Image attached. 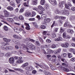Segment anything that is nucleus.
Listing matches in <instances>:
<instances>
[{
    "label": "nucleus",
    "mask_w": 75,
    "mask_h": 75,
    "mask_svg": "<svg viewBox=\"0 0 75 75\" xmlns=\"http://www.w3.org/2000/svg\"><path fill=\"white\" fill-rule=\"evenodd\" d=\"M4 11L5 13V16L6 17H11V16H13L12 14H10V13L7 11L6 10H4Z\"/></svg>",
    "instance_id": "nucleus-1"
},
{
    "label": "nucleus",
    "mask_w": 75,
    "mask_h": 75,
    "mask_svg": "<svg viewBox=\"0 0 75 75\" xmlns=\"http://www.w3.org/2000/svg\"><path fill=\"white\" fill-rule=\"evenodd\" d=\"M61 14H64V15H66V16H68L69 14V12L67 11H64L63 10H62L61 11Z\"/></svg>",
    "instance_id": "nucleus-2"
},
{
    "label": "nucleus",
    "mask_w": 75,
    "mask_h": 75,
    "mask_svg": "<svg viewBox=\"0 0 75 75\" xmlns=\"http://www.w3.org/2000/svg\"><path fill=\"white\" fill-rule=\"evenodd\" d=\"M64 27H72V25H71L69 22L68 21H66L65 23L64 24Z\"/></svg>",
    "instance_id": "nucleus-3"
},
{
    "label": "nucleus",
    "mask_w": 75,
    "mask_h": 75,
    "mask_svg": "<svg viewBox=\"0 0 75 75\" xmlns=\"http://www.w3.org/2000/svg\"><path fill=\"white\" fill-rule=\"evenodd\" d=\"M49 1L53 6H55V5L57 4V3L56 0H54V1L52 0H49Z\"/></svg>",
    "instance_id": "nucleus-4"
},
{
    "label": "nucleus",
    "mask_w": 75,
    "mask_h": 75,
    "mask_svg": "<svg viewBox=\"0 0 75 75\" xmlns=\"http://www.w3.org/2000/svg\"><path fill=\"white\" fill-rule=\"evenodd\" d=\"M9 62L11 64H13L14 63V59L13 57H11L9 59Z\"/></svg>",
    "instance_id": "nucleus-5"
},
{
    "label": "nucleus",
    "mask_w": 75,
    "mask_h": 75,
    "mask_svg": "<svg viewBox=\"0 0 75 75\" xmlns=\"http://www.w3.org/2000/svg\"><path fill=\"white\" fill-rule=\"evenodd\" d=\"M62 47H65V48H68L69 47V44L68 42H65L64 44H62L61 45Z\"/></svg>",
    "instance_id": "nucleus-6"
},
{
    "label": "nucleus",
    "mask_w": 75,
    "mask_h": 75,
    "mask_svg": "<svg viewBox=\"0 0 75 75\" xmlns=\"http://www.w3.org/2000/svg\"><path fill=\"white\" fill-rule=\"evenodd\" d=\"M51 19L50 18H45L44 20V21L45 23H50V22L51 21Z\"/></svg>",
    "instance_id": "nucleus-7"
},
{
    "label": "nucleus",
    "mask_w": 75,
    "mask_h": 75,
    "mask_svg": "<svg viewBox=\"0 0 75 75\" xmlns=\"http://www.w3.org/2000/svg\"><path fill=\"white\" fill-rule=\"evenodd\" d=\"M62 40H63L62 38L60 36L59 37L57 38L54 40L55 41H62Z\"/></svg>",
    "instance_id": "nucleus-8"
},
{
    "label": "nucleus",
    "mask_w": 75,
    "mask_h": 75,
    "mask_svg": "<svg viewBox=\"0 0 75 75\" xmlns=\"http://www.w3.org/2000/svg\"><path fill=\"white\" fill-rule=\"evenodd\" d=\"M67 31L68 33H69L70 34H73V33H74V31L72 30V29L71 30L70 29H68L67 30Z\"/></svg>",
    "instance_id": "nucleus-9"
},
{
    "label": "nucleus",
    "mask_w": 75,
    "mask_h": 75,
    "mask_svg": "<svg viewBox=\"0 0 75 75\" xmlns=\"http://www.w3.org/2000/svg\"><path fill=\"white\" fill-rule=\"evenodd\" d=\"M28 65V63L26 62L23 64L21 66V67L22 68H24L26 67H27Z\"/></svg>",
    "instance_id": "nucleus-10"
},
{
    "label": "nucleus",
    "mask_w": 75,
    "mask_h": 75,
    "mask_svg": "<svg viewBox=\"0 0 75 75\" xmlns=\"http://www.w3.org/2000/svg\"><path fill=\"white\" fill-rule=\"evenodd\" d=\"M23 61H24L23 60H21L18 59V60L16 61V64H21V63L23 62Z\"/></svg>",
    "instance_id": "nucleus-11"
},
{
    "label": "nucleus",
    "mask_w": 75,
    "mask_h": 75,
    "mask_svg": "<svg viewBox=\"0 0 75 75\" xmlns=\"http://www.w3.org/2000/svg\"><path fill=\"white\" fill-rule=\"evenodd\" d=\"M7 9L9 11H13V8L11 6H8L7 8Z\"/></svg>",
    "instance_id": "nucleus-12"
},
{
    "label": "nucleus",
    "mask_w": 75,
    "mask_h": 75,
    "mask_svg": "<svg viewBox=\"0 0 75 75\" xmlns=\"http://www.w3.org/2000/svg\"><path fill=\"white\" fill-rule=\"evenodd\" d=\"M32 3L33 5H36L38 3V0H33Z\"/></svg>",
    "instance_id": "nucleus-13"
},
{
    "label": "nucleus",
    "mask_w": 75,
    "mask_h": 75,
    "mask_svg": "<svg viewBox=\"0 0 75 75\" xmlns=\"http://www.w3.org/2000/svg\"><path fill=\"white\" fill-rule=\"evenodd\" d=\"M1 45L3 46H6V45H8L9 44L8 43H7L6 42H4L1 43Z\"/></svg>",
    "instance_id": "nucleus-14"
},
{
    "label": "nucleus",
    "mask_w": 75,
    "mask_h": 75,
    "mask_svg": "<svg viewBox=\"0 0 75 75\" xmlns=\"http://www.w3.org/2000/svg\"><path fill=\"white\" fill-rule=\"evenodd\" d=\"M38 8L39 9L42 10V11H44L45 10V9L44 8L42 7V6L40 5H39L38 6Z\"/></svg>",
    "instance_id": "nucleus-15"
},
{
    "label": "nucleus",
    "mask_w": 75,
    "mask_h": 75,
    "mask_svg": "<svg viewBox=\"0 0 75 75\" xmlns=\"http://www.w3.org/2000/svg\"><path fill=\"white\" fill-rule=\"evenodd\" d=\"M13 37L15 38H16V39H18V40H20L21 39V38L18 37V36L16 35H13Z\"/></svg>",
    "instance_id": "nucleus-16"
},
{
    "label": "nucleus",
    "mask_w": 75,
    "mask_h": 75,
    "mask_svg": "<svg viewBox=\"0 0 75 75\" xmlns=\"http://www.w3.org/2000/svg\"><path fill=\"white\" fill-rule=\"evenodd\" d=\"M47 52H48L47 53V54H48V53H49V54H50V53H53V52H54V51L50 50L49 49H47Z\"/></svg>",
    "instance_id": "nucleus-17"
},
{
    "label": "nucleus",
    "mask_w": 75,
    "mask_h": 75,
    "mask_svg": "<svg viewBox=\"0 0 75 75\" xmlns=\"http://www.w3.org/2000/svg\"><path fill=\"white\" fill-rule=\"evenodd\" d=\"M33 45V44L31 43H28L27 44V46L29 48H31V46Z\"/></svg>",
    "instance_id": "nucleus-18"
},
{
    "label": "nucleus",
    "mask_w": 75,
    "mask_h": 75,
    "mask_svg": "<svg viewBox=\"0 0 75 75\" xmlns=\"http://www.w3.org/2000/svg\"><path fill=\"white\" fill-rule=\"evenodd\" d=\"M5 56L7 57H10L11 56V53L10 52H8L5 54Z\"/></svg>",
    "instance_id": "nucleus-19"
},
{
    "label": "nucleus",
    "mask_w": 75,
    "mask_h": 75,
    "mask_svg": "<svg viewBox=\"0 0 75 75\" xmlns=\"http://www.w3.org/2000/svg\"><path fill=\"white\" fill-rule=\"evenodd\" d=\"M44 72L45 74V75H51V74L50 72L47 71H44Z\"/></svg>",
    "instance_id": "nucleus-20"
},
{
    "label": "nucleus",
    "mask_w": 75,
    "mask_h": 75,
    "mask_svg": "<svg viewBox=\"0 0 75 75\" xmlns=\"http://www.w3.org/2000/svg\"><path fill=\"white\" fill-rule=\"evenodd\" d=\"M47 17V15L44 14H42L41 15V19H43L44 18Z\"/></svg>",
    "instance_id": "nucleus-21"
},
{
    "label": "nucleus",
    "mask_w": 75,
    "mask_h": 75,
    "mask_svg": "<svg viewBox=\"0 0 75 75\" xmlns=\"http://www.w3.org/2000/svg\"><path fill=\"white\" fill-rule=\"evenodd\" d=\"M3 40L4 41L6 42H10V41H11V40H10V39H8L6 38H4L3 39Z\"/></svg>",
    "instance_id": "nucleus-22"
},
{
    "label": "nucleus",
    "mask_w": 75,
    "mask_h": 75,
    "mask_svg": "<svg viewBox=\"0 0 75 75\" xmlns=\"http://www.w3.org/2000/svg\"><path fill=\"white\" fill-rule=\"evenodd\" d=\"M67 55H68V57L69 58H71L72 57V54L71 53H68L67 54Z\"/></svg>",
    "instance_id": "nucleus-23"
},
{
    "label": "nucleus",
    "mask_w": 75,
    "mask_h": 75,
    "mask_svg": "<svg viewBox=\"0 0 75 75\" xmlns=\"http://www.w3.org/2000/svg\"><path fill=\"white\" fill-rule=\"evenodd\" d=\"M19 18L21 20H24V17L22 15L19 16Z\"/></svg>",
    "instance_id": "nucleus-24"
},
{
    "label": "nucleus",
    "mask_w": 75,
    "mask_h": 75,
    "mask_svg": "<svg viewBox=\"0 0 75 75\" xmlns=\"http://www.w3.org/2000/svg\"><path fill=\"white\" fill-rule=\"evenodd\" d=\"M31 50H35V45H32L31 46V48H30Z\"/></svg>",
    "instance_id": "nucleus-25"
},
{
    "label": "nucleus",
    "mask_w": 75,
    "mask_h": 75,
    "mask_svg": "<svg viewBox=\"0 0 75 75\" xmlns=\"http://www.w3.org/2000/svg\"><path fill=\"white\" fill-rule=\"evenodd\" d=\"M45 0H41L40 2V4L41 5H44L45 4Z\"/></svg>",
    "instance_id": "nucleus-26"
},
{
    "label": "nucleus",
    "mask_w": 75,
    "mask_h": 75,
    "mask_svg": "<svg viewBox=\"0 0 75 75\" xmlns=\"http://www.w3.org/2000/svg\"><path fill=\"white\" fill-rule=\"evenodd\" d=\"M16 70L18 71H20L21 72H24V70L21 69H17Z\"/></svg>",
    "instance_id": "nucleus-27"
},
{
    "label": "nucleus",
    "mask_w": 75,
    "mask_h": 75,
    "mask_svg": "<svg viewBox=\"0 0 75 75\" xmlns=\"http://www.w3.org/2000/svg\"><path fill=\"white\" fill-rule=\"evenodd\" d=\"M67 56V54L66 53H64L62 54V57L63 58H65Z\"/></svg>",
    "instance_id": "nucleus-28"
},
{
    "label": "nucleus",
    "mask_w": 75,
    "mask_h": 75,
    "mask_svg": "<svg viewBox=\"0 0 75 75\" xmlns=\"http://www.w3.org/2000/svg\"><path fill=\"white\" fill-rule=\"evenodd\" d=\"M45 8L46 9H48L49 8V5L48 4L45 5Z\"/></svg>",
    "instance_id": "nucleus-29"
},
{
    "label": "nucleus",
    "mask_w": 75,
    "mask_h": 75,
    "mask_svg": "<svg viewBox=\"0 0 75 75\" xmlns=\"http://www.w3.org/2000/svg\"><path fill=\"white\" fill-rule=\"evenodd\" d=\"M40 28H41V29H45V28H46V27L44 25H42L40 26Z\"/></svg>",
    "instance_id": "nucleus-30"
},
{
    "label": "nucleus",
    "mask_w": 75,
    "mask_h": 75,
    "mask_svg": "<svg viewBox=\"0 0 75 75\" xmlns=\"http://www.w3.org/2000/svg\"><path fill=\"white\" fill-rule=\"evenodd\" d=\"M52 58H55V59H54V62H55L56 61V58H57V56L55 55H53L52 57Z\"/></svg>",
    "instance_id": "nucleus-31"
},
{
    "label": "nucleus",
    "mask_w": 75,
    "mask_h": 75,
    "mask_svg": "<svg viewBox=\"0 0 75 75\" xmlns=\"http://www.w3.org/2000/svg\"><path fill=\"white\" fill-rule=\"evenodd\" d=\"M75 18V16H71V17L70 18V20L71 21L72 20H74V19Z\"/></svg>",
    "instance_id": "nucleus-32"
},
{
    "label": "nucleus",
    "mask_w": 75,
    "mask_h": 75,
    "mask_svg": "<svg viewBox=\"0 0 75 75\" xmlns=\"http://www.w3.org/2000/svg\"><path fill=\"white\" fill-rule=\"evenodd\" d=\"M36 15V13H35L34 11H33L32 12V14L31 16V17H34V16H35Z\"/></svg>",
    "instance_id": "nucleus-33"
},
{
    "label": "nucleus",
    "mask_w": 75,
    "mask_h": 75,
    "mask_svg": "<svg viewBox=\"0 0 75 75\" xmlns=\"http://www.w3.org/2000/svg\"><path fill=\"white\" fill-rule=\"evenodd\" d=\"M62 65H63V66H65L66 67H68V64H66V63H62Z\"/></svg>",
    "instance_id": "nucleus-34"
},
{
    "label": "nucleus",
    "mask_w": 75,
    "mask_h": 75,
    "mask_svg": "<svg viewBox=\"0 0 75 75\" xmlns=\"http://www.w3.org/2000/svg\"><path fill=\"white\" fill-rule=\"evenodd\" d=\"M58 28H56L54 30V33H55L58 31Z\"/></svg>",
    "instance_id": "nucleus-35"
},
{
    "label": "nucleus",
    "mask_w": 75,
    "mask_h": 75,
    "mask_svg": "<svg viewBox=\"0 0 75 75\" xmlns=\"http://www.w3.org/2000/svg\"><path fill=\"white\" fill-rule=\"evenodd\" d=\"M24 8H23L20 10L19 12L20 13H23L24 11Z\"/></svg>",
    "instance_id": "nucleus-36"
},
{
    "label": "nucleus",
    "mask_w": 75,
    "mask_h": 75,
    "mask_svg": "<svg viewBox=\"0 0 75 75\" xmlns=\"http://www.w3.org/2000/svg\"><path fill=\"white\" fill-rule=\"evenodd\" d=\"M51 48H56V45L55 44H53L51 45Z\"/></svg>",
    "instance_id": "nucleus-37"
},
{
    "label": "nucleus",
    "mask_w": 75,
    "mask_h": 75,
    "mask_svg": "<svg viewBox=\"0 0 75 75\" xmlns=\"http://www.w3.org/2000/svg\"><path fill=\"white\" fill-rule=\"evenodd\" d=\"M35 43L36 45L38 46V45H40V42L38 41H36Z\"/></svg>",
    "instance_id": "nucleus-38"
},
{
    "label": "nucleus",
    "mask_w": 75,
    "mask_h": 75,
    "mask_svg": "<svg viewBox=\"0 0 75 75\" xmlns=\"http://www.w3.org/2000/svg\"><path fill=\"white\" fill-rule=\"evenodd\" d=\"M4 29L6 31H8V27H7L6 26H5L4 27Z\"/></svg>",
    "instance_id": "nucleus-39"
},
{
    "label": "nucleus",
    "mask_w": 75,
    "mask_h": 75,
    "mask_svg": "<svg viewBox=\"0 0 75 75\" xmlns=\"http://www.w3.org/2000/svg\"><path fill=\"white\" fill-rule=\"evenodd\" d=\"M30 66H28L25 68V70L27 71H30Z\"/></svg>",
    "instance_id": "nucleus-40"
},
{
    "label": "nucleus",
    "mask_w": 75,
    "mask_h": 75,
    "mask_svg": "<svg viewBox=\"0 0 75 75\" xmlns=\"http://www.w3.org/2000/svg\"><path fill=\"white\" fill-rule=\"evenodd\" d=\"M63 70H64V71H66V72H69V70L67 68H64Z\"/></svg>",
    "instance_id": "nucleus-41"
},
{
    "label": "nucleus",
    "mask_w": 75,
    "mask_h": 75,
    "mask_svg": "<svg viewBox=\"0 0 75 75\" xmlns=\"http://www.w3.org/2000/svg\"><path fill=\"white\" fill-rule=\"evenodd\" d=\"M60 12L59 11L58 9H57L55 11V13L56 14H59Z\"/></svg>",
    "instance_id": "nucleus-42"
},
{
    "label": "nucleus",
    "mask_w": 75,
    "mask_h": 75,
    "mask_svg": "<svg viewBox=\"0 0 75 75\" xmlns=\"http://www.w3.org/2000/svg\"><path fill=\"white\" fill-rule=\"evenodd\" d=\"M71 10L73 11H75V7H72L71 8Z\"/></svg>",
    "instance_id": "nucleus-43"
},
{
    "label": "nucleus",
    "mask_w": 75,
    "mask_h": 75,
    "mask_svg": "<svg viewBox=\"0 0 75 75\" xmlns=\"http://www.w3.org/2000/svg\"><path fill=\"white\" fill-rule=\"evenodd\" d=\"M60 33H63V32H64V30H63V28L62 27L60 28Z\"/></svg>",
    "instance_id": "nucleus-44"
},
{
    "label": "nucleus",
    "mask_w": 75,
    "mask_h": 75,
    "mask_svg": "<svg viewBox=\"0 0 75 75\" xmlns=\"http://www.w3.org/2000/svg\"><path fill=\"white\" fill-rule=\"evenodd\" d=\"M10 4L12 6H14V3L13 2H11L10 3Z\"/></svg>",
    "instance_id": "nucleus-45"
},
{
    "label": "nucleus",
    "mask_w": 75,
    "mask_h": 75,
    "mask_svg": "<svg viewBox=\"0 0 75 75\" xmlns=\"http://www.w3.org/2000/svg\"><path fill=\"white\" fill-rule=\"evenodd\" d=\"M52 38H55V37H56V35L55 34L52 33Z\"/></svg>",
    "instance_id": "nucleus-46"
},
{
    "label": "nucleus",
    "mask_w": 75,
    "mask_h": 75,
    "mask_svg": "<svg viewBox=\"0 0 75 75\" xmlns=\"http://www.w3.org/2000/svg\"><path fill=\"white\" fill-rule=\"evenodd\" d=\"M63 37L64 38L66 37V33L65 32H64L63 34Z\"/></svg>",
    "instance_id": "nucleus-47"
},
{
    "label": "nucleus",
    "mask_w": 75,
    "mask_h": 75,
    "mask_svg": "<svg viewBox=\"0 0 75 75\" xmlns=\"http://www.w3.org/2000/svg\"><path fill=\"white\" fill-rule=\"evenodd\" d=\"M29 40L30 41H31V42H34L35 41V40H34L33 39H30V38H29Z\"/></svg>",
    "instance_id": "nucleus-48"
},
{
    "label": "nucleus",
    "mask_w": 75,
    "mask_h": 75,
    "mask_svg": "<svg viewBox=\"0 0 75 75\" xmlns=\"http://www.w3.org/2000/svg\"><path fill=\"white\" fill-rule=\"evenodd\" d=\"M14 58L15 59H16V60H18V59H19V57L15 56Z\"/></svg>",
    "instance_id": "nucleus-49"
},
{
    "label": "nucleus",
    "mask_w": 75,
    "mask_h": 75,
    "mask_svg": "<svg viewBox=\"0 0 75 75\" xmlns=\"http://www.w3.org/2000/svg\"><path fill=\"white\" fill-rule=\"evenodd\" d=\"M65 7H66V8L68 9V10H69V9H70V8H69V6H68L67 4L65 5Z\"/></svg>",
    "instance_id": "nucleus-50"
},
{
    "label": "nucleus",
    "mask_w": 75,
    "mask_h": 75,
    "mask_svg": "<svg viewBox=\"0 0 75 75\" xmlns=\"http://www.w3.org/2000/svg\"><path fill=\"white\" fill-rule=\"evenodd\" d=\"M30 15V14L29 13H25V16H27V17H28V16H29Z\"/></svg>",
    "instance_id": "nucleus-51"
},
{
    "label": "nucleus",
    "mask_w": 75,
    "mask_h": 75,
    "mask_svg": "<svg viewBox=\"0 0 75 75\" xmlns=\"http://www.w3.org/2000/svg\"><path fill=\"white\" fill-rule=\"evenodd\" d=\"M46 42H47V43H50V42H51V40H50V39H48L47 40Z\"/></svg>",
    "instance_id": "nucleus-52"
},
{
    "label": "nucleus",
    "mask_w": 75,
    "mask_h": 75,
    "mask_svg": "<svg viewBox=\"0 0 75 75\" xmlns=\"http://www.w3.org/2000/svg\"><path fill=\"white\" fill-rule=\"evenodd\" d=\"M36 18L38 19V20H40L41 18H40V16L39 15H37L36 16Z\"/></svg>",
    "instance_id": "nucleus-53"
},
{
    "label": "nucleus",
    "mask_w": 75,
    "mask_h": 75,
    "mask_svg": "<svg viewBox=\"0 0 75 75\" xmlns=\"http://www.w3.org/2000/svg\"><path fill=\"white\" fill-rule=\"evenodd\" d=\"M71 61H72L73 62H74V61H75V58H71Z\"/></svg>",
    "instance_id": "nucleus-54"
},
{
    "label": "nucleus",
    "mask_w": 75,
    "mask_h": 75,
    "mask_svg": "<svg viewBox=\"0 0 75 75\" xmlns=\"http://www.w3.org/2000/svg\"><path fill=\"white\" fill-rule=\"evenodd\" d=\"M32 72L33 74H35L37 73V71L35 70H33L32 71Z\"/></svg>",
    "instance_id": "nucleus-55"
},
{
    "label": "nucleus",
    "mask_w": 75,
    "mask_h": 75,
    "mask_svg": "<svg viewBox=\"0 0 75 75\" xmlns=\"http://www.w3.org/2000/svg\"><path fill=\"white\" fill-rule=\"evenodd\" d=\"M26 30H30V26H26L25 28Z\"/></svg>",
    "instance_id": "nucleus-56"
},
{
    "label": "nucleus",
    "mask_w": 75,
    "mask_h": 75,
    "mask_svg": "<svg viewBox=\"0 0 75 75\" xmlns=\"http://www.w3.org/2000/svg\"><path fill=\"white\" fill-rule=\"evenodd\" d=\"M14 30L15 32H16V33H17V31H18V29H17V28H15L14 29Z\"/></svg>",
    "instance_id": "nucleus-57"
},
{
    "label": "nucleus",
    "mask_w": 75,
    "mask_h": 75,
    "mask_svg": "<svg viewBox=\"0 0 75 75\" xmlns=\"http://www.w3.org/2000/svg\"><path fill=\"white\" fill-rule=\"evenodd\" d=\"M36 65H37L38 66V67H40V68H42V66L40 65L39 64H38V63H35Z\"/></svg>",
    "instance_id": "nucleus-58"
},
{
    "label": "nucleus",
    "mask_w": 75,
    "mask_h": 75,
    "mask_svg": "<svg viewBox=\"0 0 75 75\" xmlns=\"http://www.w3.org/2000/svg\"><path fill=\"white\" fill-rule=\"evenodd\" d=\"M33 10H35V11H38V8H35L33 9Z\"/></svg>",
    "instance_id": "nucleus-59"
},
{
    "label": "nucleus",
    "mask_w": 75,
    "mask_h": 75,
    "mask_svg": "<svg viewBox=\"0 0 75 75\" xmlns=\"http://www.w3.org/2000/svg\"><path fill=\"white\" fill-rule=\"evenodd\" d=\"M33 69H34V68L31 66H30L29 71H32V70H33Z\"/></svg>",
    "instance_id": "nucleus-60"
},
{
    "label": "nucleus",
    "mask_w": 75,
    "mask_h": 75,
    "mask_svg": "<svg viewBox=\"0 0 75 75\" xmlns=\"http://www.w3.org/2000/svg\"><path fill=\"white\" fill-rule=\"evenodd\" d=\"M33 24H34V26H35L36 27H37L38 26L37 25L36 23L35 22H33Z\"/></svg>",
    "instance_id": "nucleus-61"
},
{
    "label": "nucleus",
    "mask_w": 75,
    "mask_h": 75,
    "mask_svg": "<svg viewBox=\"0 0 75 75\" xmlns=\"http://www.w3.org/2000/svg\"><path fill=\"white\" fill-rule=\"evenodd\" d=\"M29 21H34L35 20V18H30L29 19Z\"/></svg>",
    "instance_id": "nucleus-62"
},
{
    "label": "nucleus",
    "mask_w": 75,
    "mask_h": 75,
    "mask_svg": "<svg viewBox=\"0 0 75 75\" xmlns=\"http://www.w3.org/2000/svg\"><path fill=\"white\" fill-rule=\"evenodd\" d=\"M60 17L61 18V19H62V20H64V19H65V18H66L65 17L62 16H60Z\"/></svg>",
    "instance_id": "nucleus-63"
},
{
    "label": "nucleus",
    "mask_w": 75,
    "mask_h": 75,
    "mask_svg": "<svg viewBox=\"0 0 75 75\" xmlns=\"http://www.w3.org/2000/svg\"><path fill=\"white\" fill-rule=\"evenodd\" d=\"M8 20H10L11 22H13V19L12 18H8Z\"/></svg>",
    "instance_id": "nucleus-64"
}]
</instances>
